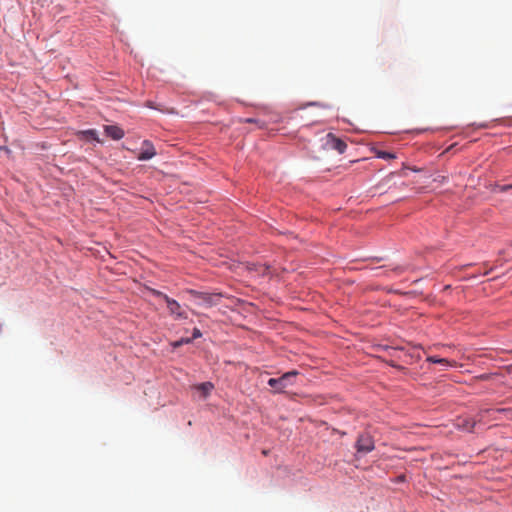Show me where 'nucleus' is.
<instances>
[{
  "label": "nucleus",
  "mask_w": 512,
  "mask_h": 512,
  "mask_svg": "<svg viewBox=\"0 0 512 512\" xmlns=\"http://www.w3.org/2000/svg\"><path fill=\"white\" fill-rule=\"evenodd\" d=\"M486 412H497V413H502V412H506L505 409H502V410H487Z\"/></svg>",
  "instance_id": "a211bd4d"
},
{
  "label": "nucleus",
  "mask_w": 512,
  "mask_h": 512,
  "mask_svg": "<svg viewBox=\"0 0 512 512\" xmlns=\"http://www.w3.org/2000/svg\"><path fill=\"white\" fill-rule=\"evenodd\" d=\"M297 374V371H289L279 378H270L268 380V385L274 388L278 393L283 392L286 387L293 385V380Z\"/></svg>",
  "instance_id": "f257e3e1"
},
{
  "label": "nucleus",
  "mask_w": 512,
  "mask_h": 512,
  "mask_svg": "<svg viewBox=\"0 0 512 512\" xmlns=\"http://www.w3.org/2000/svg\"><path fill=\"white\" fill-rule=\"evenodd\" d=\"M480 378L481 379H488V375H481Z\"/></svg>",
  "instance_id": "6ab92c4d"
},
{
  "label": "nucleus",
  "mask_w": 512,
  "mask_h": 512,
  "mask_svg": "<svg viewBox=\"0 0 512 512\" xmlns=\"http://www.w3.org/2000/svg\"><path fill=\"white\" fill-rule=\"evenodd\" d=\"M243 122L245 123H255V124H259V120L258 119H255V118H245L243 120Z\"/></svg>",
  "instance_id": "ddd939ff"
},
{
  "label": "nucleus",
  "mask_w": 512,
  "mask_h": 512,
  "mask_svg": "<svg viewBox=\"0 0 512 512\" xmlns=\"http://www.w3.org/2000/svg\"><path fill=\"white\" fill-rule=\"evenodd\" d=\"M376 156L378 158H381V159H386V160H390V159H395L396 156L393 154V153H390V152H387V151H377L376 152Z\"/></svg>",
  "instance_id": "9b49d317"
},
{
  "label": "nucleus",
  "mask_w": 512,
  "mask_h": 512,
  "mask_svg": "<svg viewBox=\"0 0 512 512\" xmlns=\"http://www.w3.org/2000/svg\"><path fill=\"white\" fill-rule=\"evenodd\" d=\"M426 360L430 363L441 364L444 366L454 367L457 365V363L455 361H449L446 358H439L437 356H428Z\"/></svg>",
  "instance_id": "0eeeda50"
},
{
  "label": "nucleus",
  "mask_w": 512,
  "mask_h": 512,
  "mask_svg": "<svg viewBox=\"0 0 512 512\" xmlns=\"http://www.w3.org/2000/svg\"><path fill=\"white\" fill-rule=\"evenodd\" d=\"M325 146L329 149L336 150L340 154L344 153L347 148V144L332 133L326 135Z\"/></svg>",
  "instance_id": "f03ea898"
},
{
  "label": "nucleus",
  "mask_w": 512,
  "mask_h": 512,
  "mask_svg": "<svg viewBox=\"0 0 512 512\" xmlns=\"http://www.w3.org/2000/svg\"><path fill=\"white\" fill-rule=\"evenodd\" d=\"M475 424H476V423H475V421H473V420H466V421H465V424H463V426L465 427V429H466L467 431H470V432H471V431H473Z\"/></svg>",
  "instance_id": "f8f14e48"
},
{
  "label": "nucleus",
  "mask_w": 512,
  "mask_h": 512,
  "mask_svg": "<svg viewBox=\"0 0 512 512\" xmlns=\"http://www.w3.org/2000/svg\"><path fill=\"white\" fill-rule=\"evenodd\" d=\"M156 155V151L152 143L148 140H145L142 144L141 151L137 155V159L140 161L150 160Z\"/></svg>",
  "instance_id": "39448f33"
},
{
  "label": "nucleus",
  "mask_w": 512,
  "mask_h": 512,
  "mask_svg": "<svg viewBox=\"0 0 512 512\" xmlns=\"http://www.w3.org/2000/svg\"><path fill=\"white\" fill-rule=\"evenodd\" d=\"M1 149H4V147H0V150H1ZM5 150H6V151H9L7 148H5Z\"/></svg>",
  "instance_id": "aec40b11"
},
{
  "label": "nucleus",
  "mask_w": 512,
  "mask_h": 512,
  "mask_svg": "<svg viewBox=\"0 0 512 512\" xmlns=\"http://www.w3.org/2000/svg\"><path fill=\"white\" fill-rule=\"evenodd\" d=\"M509 189H512V185H504V186H501V188H500L501 191H507Z\"/></svg>",
  "instance_id": "dca6fc26"
},
{
  "label": "nucleus",
  "mask_w": 512,
  "mask_h": 512,
  "mask_svg": "<svg viewBox=\"0 0 512 512\" xmlns=\"http://www.w3.org/2000/svg\"><path fill=\"white\" fill-rule=\"evenodd\" d=\"M310 105L319 106V107H322V108H326L327 107L325 104H321V103H318V102L311 103Z\"/></svg>",
  "instance_id": "f3484780"
},
{
  "label": "nucleus",
  "mask_w": 512,
  "mask_h": 512,
  "mask_svg": "<svg viewBox=\"0 0 512 512\" xmlns=\"http://www.w3.org/2000/svg\"><path fill=\"white\" fill-rule=\"evenodd\" d=\"M189 341H190L189 339H185V340H181V341H176V342L173 343V346L176 348V347L180 346L184 342L185 343H189Z\"/></svg>",
  "instance_id": "4468645a"
},
{
  "label": "nucleus",
  "mask_w": 512,
  "mask_h": 512,
  "mask_svg": "<svg viewBox=\"0 0 512 512\" xmlns=\"http://www.w3.org/2000/svg\"><path fill=\"white\" fill-rule=\"evenodd\" d=\"M81 138L98 141L97 132L93 129L79 132Z\"/></svg>",
  "instance_id": "9d476101"
},
{
  "label": "nucleus",
  "mask_w": 512,
  "mask_h": 512,
  "mask_svg": "<svg viewBox=\"0 0 512 512\" xmlns=\"http://www.w3.org/2000/svg\"><path fill=\"white\" fill-rule=\"evenodd\" d=\"M355 447L359 453H369L374 449V441L369 434H361L356 441Z\"/></svg>",
  "instance_id": "7ed1b4c3"
},
{
  "label": "nucleus",
  "mask_w": 512,
  "mask_h": 512,
  "mask_svg": "<svg viewBox=\"0 0 512 512\" xmlns=\"http://www.w3.org/2000/svg\"><path fill=\"white\" fill-rule=\"evenodd\" d=\"M213 387L214 386L211 382H205L195 388L201 393L203 398H206L207 395H209V393L212 391Z\"/></svg>",
  "instance_id": "6e6552de"
},
{
  "label": "nucleus",
  "mask_w": 512,
  "mask_h": 512,
  "mask_svg": "<svg viewBox=\"0 0 512 512\" xmlns=\"http://www.w3.org/2000/svg\"><path fill=\"white\" fill-rule=\"evenodd\" d=\"M164 298L167 302V306H168L170 312L173 314L180 315V312H179L180 305L176 301L169 299L167 296H164Z\"/></svg>",
  "instance_id": "1a4fd4ad"
},
{
  "label": "nucleus",
  "mask_w": 512,
  "mask_h": 512,
  "mask_svg": "<svg viewBox=\"0 0 512 512\" xmlns=\"http://www.w3.org/2000/svg\"><path fill=\"white\" fill-rule=\"evenodd\" d=\"M219 299L218 295H208L202 292L194 291V305H203V306H211L216 304V301Z\"/></svg>",
  "instance_id": "20e7f679"
},
{
  "label": "nucleus",
  "mask_w": 512,
  "mask_h": 512,
  "mask_svg": "<svg viewBox=\"0 0 512 512\" xmlns=\"http://www.w3.org/2000/svg\"><path fill=\"white\" fill-rule=\"evenodd\" d=\"M104 131L113 140H120L124 137L123 129L116 125H106L104 126Z\"/></svg>",
  "instance_id": "423d86ee"
},
{
  "label": "nucleus",
  "mask_w": 512,
  "mask_h": 512,
  "mask_svg": "<svg viewBox=\"0 0 512 512\" xmlns=\"http://www.w3.org/2000/svg\"><path fill=\"white\" fill-rule=\"evenodd\" d=\"M201 336H202L201 332L198 329L194 328V340Z\"/></svg>",
  "instance_id": "2eb2a0df"
}]
</instances>
